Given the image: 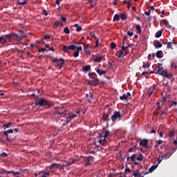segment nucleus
<instances>
[{"mask_svg": "<svg viewBox=\"0 0 177 177\" xmlns=\"http://www.w3.org/2000/svg\"><path fill=\"white\" fill-rule=\"evenodd\" d=\"M59 62H60V59H58L57 58L53 59V62H54V63H58Z\"/></svg>", "mask_w": 177, "mask_h": 177, "instance_id": "5fc2aeb1", "label": "nucleus"}, {"mask_svg": "<svg viewBox=\"0 0 177 177\" xmlns=\"http://www.w3.org/2000/svg\"><path fill=\"white\" fill-rule=\"evenodd\" d=\"M12 125V123H8V124H5L4 125H3V128H4V129H8L10 127V126Z\"/></svg>", "mask_w": 177, "mask_h": 177, "instance_id": "37998d69", "label": "nucleus"}, {"mask_svg": "<svg viewBox=\"0 0 177 177\" xmlns=\"http://www.w3.org/2000/svg\"><path fill=\"white\" fill-rule=\"evenodd\" d=\"M171 68H174V69H176V68H177V66L175 65V63H172V64H171Z\"/></svg>", "mask_w": 177, "mask_h": 177, "instance_id": "4d7b16f0", "label": "nucleus"}, {"mask_svg": "<svg viewBox=\"0 0 177 177\" xmlns=\"http://www.w3.org/2000/svg\"><path fill=\"white\" fill-rule=\"evenodd\" d=\"M157 71H167V69H164L163 67H160Z\"/></svg>", "mask_w": 177, "mask_h": 177, "instance_id": "338daca9", "label": "nucleus"}, {"mask_svg": "<svg viewBox=\"0 0 177 177\" xmlns=\"http://www.w3.org/2000/svg\"><path fill=\"white\" fill-rule=\"evenodd\" d=\"M91 68V66L90 65H88V66H85L82 68V70H83L84 71L88 72V71H90Z\"/></svg>", "mask_w": 177, "mask_h": 177, "instance_id": "c9c22d12", "label": "nucleus"}, {"mask_svg": "<svg viewBox=\"0 0 177 177\" xmlns=\"http://www.w3.org/2000/svg\"><path fill=\"white\" fill-rule=\"evenodd\" d=\"M163 55H162V50H158L156 53V57L160 59L162 58Z\"/></svg>", "mask_w": 177, "mask_h": 177, "instance_id": "b1692460", "label": "nucleus"}, {"mask_svg": "<svg viewBox=\"0 0 177 177\" xmlns=\"http://www.w3.org/2000/svg\"><path fill=\"white\" fill-rule=\"evenodd\" d=\"M124 56H126V55H127L128 53L127 50H120L119 51H118V53H116V57L120 58L122 57V55H124Z\"/></svg>", "mask_w": 177, "mask_h": 177, "instance_id": "ddd939ff", "label": "nucleus"}, {"mask_svg": "<svg viewBox=\"0 0 177 177\" xmlns=\"http://www.w3.org/2000/svg\"><path fill=\"white\" fill-rule=\"evenodd\" d=\"M120 15H115L114 16H113V21H119L120 20Z\"/></svg>", "mask_w": 177, "mask_h": 177, "instance_id": "ea45409f", "label": "nucleus"}, {"mask_svg": "<svg viewBox=\"0 0 177 177\" xmlns=\"http://www.w3.org/2000/svg\"><path fill=\"white\" fill-rule=\"evenodd\" d=\"M128 37L127 36H124V39L122 40V44H125V41L127 39Z\"/></svg>", "mask_w": 177, "mask_h": 177, "instance_id": "052dcab7", "label": "nucleus"}, {"mask_svg": "<svg viewBox=\"0 0 177 177\" xmlns=\"http://www.w3.org/2000/svg\"><path fill=\"white\" fill-rule=\"evenodd\" d=\"M111 48V50H114L115 48H116V44L114 42H111V44H110Z\"/></svg>", "mask_w": 177, "mask_h": 177, "instance_id": "de8ad7c7", "label": "nucleus"}, {"mask_svg": "<svg viewBox=\"0 0 177 177\" xmlns=\"http://www.w3.org/2000/svg\"><path fill=\"white\" fill-rule=\"evenodd\" d=\"M59 26H63V24L62 23L61 24L60 21H55V23H54V24H53V26H54V27H58Z\"/></svg>", "mask_w": 177, "mask_h": 177, "instance_id": "473e14b6", "label": "nucleus"}, {"mask_svg": "<svg viewBox=\"0 0 177 177\" xmlns=\"http://www.w3.org/2000/svg\"><path fill=\"white\" fill-rule=\"evenodd\" d=\"M19 32H21V38H24V37H26V35H23L24 32H23L22 30H19Z\"/></svg>", "mask_w": 177, "mask_h": 177, "instance_id": "13d9d810", "label": "nucleus"}, {"mask_svg": "<svg viewBox=\"0 0 177 177\" xmlns=\"http://www.w3.org/2000/svg\"><path fill=\"white\" fill-rule=\"evenodd\" d=\"M40 52H46V48H39L38 50V53H40Z\"/></svg>", "mask_w": 177, "mask_h": 177, "instance_id": "6e6d98bb", "label": "nucleus"}, {"mask_svg": "<svg viewBox=\"0 0 177 177\" xmlns=\"http://www.w3.org/2000/svg\"><path fill=\"white\" fill-rule=\"evenodd\" d=\"M138 155L137 154H132L131 157H130V159H131L132 162H135L136 161V158H138L137 157Z\"/></svg>", "mask_w": 177, "mask_h": 177, "instance_id": "a19ab883", "label": "nucleus"}, {"mask_svg": "<svg viewBox=\"0 0 177 177\" xmlns=\"http://www.w3.org/2000/svg\"><path fill=\"white\" fill-rule=\"evenodd\" d=\"M97 77L96 73L94 72L88 73V77L90 78H95Z\"/></svg>", "mask_w": 177, "mask_h": 177, "instance_id": "f704fd0d", "label": "nucleus"}, {"mask_svg": "<svg viewBox=\"0 0 177 177\" xmlns=\"http://www.w3.org/2000/svg\"><path fill=\"white\" fill-rule=\"evenodd\" d=\"M95 71H96V73H97V74L100 76L106 74V71L102 70V69H95Z\"/></svg>", "mask_w": 177, "mask_h": 177, "instance_id": "4be33fe9", "label": "nucleus"}, {"mask_svg": "<svg viewBox=\"0 0 177 177\" xmlns=\"http://www.w3.org/2000/svg\"><path fill=\"white\" fill-rule=\"evenodd\" d=\"M27 3H28L27 0H24V1H21V2L17 1V4L18 6H26V4H27Z\"/></svg>", "mask_w": 177, "mask_h": 177, "instance_id": "72a5a7b5", "label": "nucleus"}, {"mask_svg": "<svg viewBox=\"0 0 177 177\" xmlns=\"http://www.w3.org/2000/svg\"><path fill=\"white\" fill-rule=\"evenodd\" d=\"M74 27L76 28V32H80L82 31V26H79V24H75V25H74Z\"/></svg>", "mask_w": 177, "mask_h": 177, "instance_id": "bb28decb", "label": "nucleus"}, {"mask_svg": "<svg viewBox=\"0 0 177 177\" xmlns=\"http://www.w3.org/2000/svg\"><path fill=\"white\" fill-rule=\"evenodd\" d=\"M54 63H57V65L59 66V70H60L62 68V66L64 65V59L63 58H60V62Z\"/></svg>", "mask_w": 177, "mask_h": 177, "instance_id": "412c9836", "label": "nucleus"}, {"mask_svg": "<svg viewBox=\"0 0 177 177\" xmlns=\"http://www.w3.org/2000/svg\"><path fill=\"white\" fill-rule=\"evenodd\" d=\"M175 135L174 131H169V134L168 135L169 138H172Z\"/></svg>", "mask_w": 177, "mask_h": 177, "instance_id": "864d4df0", "label": "nucleus"}, {"mask_svg": "<svg viewBox=\"0 0 177 177\" xmlns=\"http://www.w3.org/2000/svg\"><path fill=\"white\" fill-rule=\"evenodd\" d=\"M91 35H93V38H94L95 40H99L95 36V33L93 32H91Z\"/></svg>", "mask_w": 177, "mask_h": 177, "instance_id": "680f3d73", "label": "nucleus"}, {"mask_svg": "<svg viewBox=\"0 0 177 177\" xmlns=\"http://www.w3.org/2000/svg\"><path fill=\"white\" fill-rule=\"evenodd\" d=\"M66 48H70L71 50H75V48L77 49L76 50H82V46H77L74 44H71L69 46H66Z\"/></svg>", "mask_w": 177, "mask_h": 177, "instance_id": "4468645a", "label": "nucleus"}, {"mask_svg": "<svg viewBox=\"0 0 177 177\" xmlns=\"http://www.w3.org/2000/svg\"><path fill=\"white\" fill-rule=\"evenodd\" d=\"M91 79L93 80L88 81V85L93 86H97V85H99V82H100L99 79L95 77H91Z\"/></svg>", "mask_w": 177, "mask_h": 177, "instance_id": "9d476101", "label": "nucleus"}, {"mask_svg": "<svg viewBox=\"0 0 177 177\" xmlns=\"http://www.w3.org/2000/svg\"><path fill=\"white\" fill-rule=\"evenodd\" d=\"M70 160H71V162H69V163L67 164L68 166L71 165L75 163V162H77V159H74V158H71Z\"/></svg>", "mask_w": 177, "mask_h": 177, "instance_id": "e433bc0d", "label": "nucleus"}, {"mask_svg": "<svg viewBox=\"0 0 177 177\" xmlns=\"http://www.w3.org/2000/svg\"><path fill=\"white\" fill-rule=\"evenodd\" d=\"M133 35V32L132 31H127V36L132 37Z\"/></svg>", "mask_w": 177, "mask_h": 177, "instance_id": "3c124183", "label": "nucleus"}, {"mask_svg": "<svg viewBox=\"0 0 177 177\" xmlns=\"http://www.w3.org/2000/svg\"><path fill=\"white\" fill-rule=\"evenodd\" d=\"M119 17L121 19V20L125 21L127 19V15L124 13H121L120 14Z\"/></svg>", "mask_w": 177, "mask_h": 177, "instance_id": "cd10ccee", "label": "nucleus"}, {"mask_svg": "<svg viewBox=\"0 0 177 177\" xmlns=\"http://www.w3.org/2000/svg\"><path fill=\"white\" fill-rule=\"evenodd\" d=\"M127 97H129V96L126 95V94L124 93L122 96H120V100L121 101L127 100Z\"/></svg>", "mask_w": 177, "mask_h": 177, "instance_id": "2f4dec72", "label": "nucleus"}, {"mask_svg": "<svg viewBox=\"0 0 177 177\" xmlns=\"http://www.w3.org/2000/svg\"><path fill=\"white\" fill-rule=\"evenodd\" d=\"M136 28V30L137 32H138V34H141V32H142V30H141V26L140 25H135Z\"/></svg>", "mask_w": 177, "mask_h": 177, "instance_id": "c756f323", "label": "nucleus"}, {"mask_svg": "<svg viewBox=\"0 0 177 177\" xmlns=\"http://www.w3.org/2000/svg\"><path fill=\"white\" fill-rule=\"evenodd\" d=\"M144 158V156L142 153L138 154V156L136 158V160L137 161H141Z\"/></svg>", "mask_w": 177, "mask_h": 177, "instance_id": "7c9ffc66", "label": "nucleus"}, {"mask_svg": "<svg viewBox=\"0 0 177 177\" xmlns=\"http://www.w3.org/2000/svg\"><path fill=\"white\" fill-rule=\"evenodd\" d=\"M62 21H64V23H65V21H66V18L64 16H62Z\"/></svg>", "mask_w": 177, "mask_h": 177, "instance_id": "0e129e2a", "label": "nucleus"}, {"mask_svg": "<svg viewBox=\"0 0 177 177\" xmlns=\"http://www.w3.org/2000/svg\"><path fill=\"white\" fill-rule=\"evenodd\" d=\"M64 33L69 35L71 34V30H69V28L68 27H65L64 28Z\"/></svg>", "mask_w": 177, "mask_h": 177, "instance_id": "4c0bfd02", "label": "nucleus"}, {"mask_svg": "<svg viewBox=\"0 0 177 177\" xmlns=\"http://www.w3.org/2000/svg\"><path fill=\"white\" fill-rule=\"evenodd\" d=\"M104 57H105V55L95 56L94 58V62H96L97 63H101Z\"/></svg>", "mask_w": 177, "mask_h": 177, "instance_id": "f3484780", "label": "nucleus"}, {"mask_svg": "<svg viewBox=\"0 0 177 177\" xmlns=\"http://www.w3.org/2000/svg\"><path fill=\"white\" fill-rule=\"evenodd\" d=\"M69 50H71V48H67L66 46H63V51H64V53H68V51Z\"/></svg>", "mask_w": 177, "mask_h": 177, "instance_id": "49530a36", "label": "nucleus"}, {"mask_svg": "<svg viewBox=\"0 0 177 177\" xmlns=\"http://www.w3.org/2000/svg\"><path fill=\"white\" fill-rule=\"evenodd\" d=\"M167 48L168 49H174V48H172V44L176 45L177 43H176L175 40H172L171 41L167 42Z\"/></svg>", "mask_w": 177, "mask_h": 177, "instance_id": "6ab92c4d", "label": "nucleus"}, {"mask_svg": "<svg viewBox=\"0 0 177 177\" xmlns=\"http://www.w3.org/2000/svg\"><path fill=\"white\" fill-rule=\"evenodd\" d=\"M175 151H176V150L174 149V151L167 152V153H166V155L162 156V159L167 160L168 158H169V157H171V156H172V154H174V153Z\"/></svg>", "mask_w": 177, "mask_h": 177, "instance_id": "dca6fc26", "label": "nucleus"}, {"mask_svg": "<svg viewBox=\"0 0 177 177\" xmlns=\"http://www.w3.org/2000/svg\"><path fill=\"white\" fill-rule=\"evenodd\" d=\"M18 39V35L15 33H11L8 35H4L0 37V44L6 45L8 42H12L14 40Z\"/></svg>", "mask_w": 177, "mask_h": 177, "instance_id": "f257e3e1", "label": "nucleus"}, {"mask_svg": "<svg viewBox=\"0 0 177 177\" xmlns=\"http://www.w3.org/2000/svg\"><path fill=\"white\" fill-rule=\"evenodd\" d=\"M44 40H50V35H46V36H44Z\"/></svg>", "mask_w": 177, "mask_h": 177, "instance_id": "8fccbe9b", "label": "nucleus"}, {"mask_svg": "<svg viewBox=\"0 0 177 177\" xmlns=\"http://www.w3.org/2000/svg\"><path fill=\"white\" fill-rule=\"evenodd\" d=\"M35 106H38L39 107H43L46 109H50V101L46 99L39 98L35 101Z\"/></svg>", "mask_w": 177, "mask_h": 177, "instance_id": "20e7f679", "label": "nucleus"}, {"mask_svg": "<svg viewBox=\"0 0 177 177\" xmlns=\"http://www.w3.org/2000/svg\"><path fill=\"white\" fill-rule=\"evenodd\" d=\"M136 150V145H133V147L129 149V152H134Z\"/></svg>", "mask_w": 177, "mask_h": 177, "instance_id": "a18cd8bd", "label": "nucleus"}, {"mask_svg": "<svg viewBox=\"0 0 177 177\" xmlns=\"http://www.w3.org/2000/svg\"><path fill=\"white\" fill-rule=\"evenodd\" d=\"M48 49H49V50H50V51H54V50H55V49H54V48L53 47H50V48H48Z\"/></svg>", "mask_w": 177, "mask_h": 177, "instance_id": "774afa93", "label": "nucleus"}, {"mask_svg": "<svg viewBox=\"0 0 177 177\" xmlns=\"http://www.w3.org/2000/svg\"><path fill=\"white\" fill-rule=\"evenodd\" d=\"M162 35V30H158L156 32L155 37L156 38H160Z\"/></svg>", "mask_w": 177, "mask_h": 177, "instance_id": "a878e982", "label": "nucleus"}, {"mask_svg": "<svg viewBox=\"0 0 177 177\" xmlns=\"http://www.w3.org/2000/svg\"><path fill=\"white\" fill-rule=\"evenodd\" d=\"M7 156L8 155L6 152H2V153H1V157L2 158H6Z\"/></svg>", "mask_w": 177, "mask_h": 177, "instance_id": "603ef678", "label": "nucleus"}, {"mask_svg": "<svg viewBox=\"0 0 177 177\" xmlns=\"http://www.w3.org/2000/svg\"><path fill=\"white\" fill-rule=\"evenodd\" d=\"M80 115V110L76 109L74 112H71L68 113H65V115L63 116L65 118V124H69L71 122V120H73L74 118H77V115Z\"/></svg>", "mask_w": 177, "mask_h": 177, "instance_id": "f03ea898", "label": "nucleus"}, {"mask_svg": "<svg viewBox=\"0 0 177 177\" xmlns=\"http://www.w3.org/2000/svg\"><path fill=\"white\" fill-rule=\"evenodd\" d=\"M111 115V109H109L107 111V113H104V114H102V120L104 122H109V116H110Z\"/></svg>", "mask_w": 177, "mask_h": 177, "instance_id": "1a4fd4ad", "label": "nucleus"}, {"mask_svg": "<svg viewBox=\"0 0 177 177\" xmlns=\"http://www.w3.org/2000/svg\"><path fill=\"white\" fill-rule=\"evenodd\" d=\"M132 176H133L135 177H144V175H142V174L140 173V171H133Z\"/></svg>", "mask_w": 177, "mask_h": 177, "instance_id": "5701e85b", "label": "nucleus"}, {"mask_svg": "<svg viewBox=\"0 0 177 177\" xmlns=\"http://www.w3.org/2000/svg\"><path fill=\"white\" fill-rule=\"evenodd\" d=\"M89 48V44H86L84 45V52H85V53H88L90 54V50H88Z\"/></svg>", "mask_w": 177, "mask_h": 177, "instance_id": "393cba45", "label": "nucleus"}, {"mask_svg": "<svg viewBox=\"0 0 177 177\" xmlns=\"http://www.w3.org/2000/svg\"><path fill=\"white\" fill-rule=\"evenodd\" d=\"M8 133H13V129H9L8 131H4L3 134L6 136L7 141L10 142V138H9Z\"/></svg>", "mask_w": 177, "mask_h": 177, "instance_id": "f8f14e48", "label": "nucleus"}, {"mask_svg": "<svg viewBox=\"0 0 177 177\" xmlns=\"http://www.w3.org/2000/svg\"><path fill=\"white\" fill-rule=\"evenodd\" d=\"M122 118V115L121 114V113L118 111H115V112H113V114L111 115V121L115 123L116 122V120H121Z\"/></svg>", "mask_w": 177, "mask_h": 177, "instance_id": "0eeeda50", "label": "nucleus"}, {"mask_svg": "<svg viewBox=\"0 0 177 177\" xmlns=\"http://www.w3.org/2000/svg\"><path fill=\"white\" fill-rule=\"evenodd\" d=\"M62 0H56V1H55V3H57V6H59V4H60V2H62Z\"/></svg>", "mask_w": 177, "mask_h": 177, "instance_id": "e2e57ef3", "label": "nucleus"}, {"mask_svg": "<svg viewBox=\"0 0 177 177\" xmlns=\"http://www.w3.org/2000/svg\"><path fill=\"white\" fill-rule=\"evenodd\" d=\"M153 46H155L156 48H160L162 47V44L160 43V41H155V42H153Z\"/></svg>", "mask_w": 177, "mask_h": 177, "instance_id": "aec40b11", "label": "nucleus"}, {"mask_svg": "<svg viewBox=\"0 0 177 177\" xmlns=\"http://www.w3.org/2000/svg\"><path fill=\"white\" fill-rule=\"evenodd\" d=\"M142 68H150V64H149V63L145 64V62H144V65H142Z\"/></svg>", "mask_w": 177, "mask_h": 177, "instance_id": "09e8293b", "label": "nucleus"}, {"mask_svg": "<svg viewBox=\"0 0 177 177\" xmlns=\"http://www.w3.org/2000/svg\"><path fill=\"white\" fill-rule=\"evenodd\" d=\"M79 51H82V50H76L74 51V57H79Z\"/></svg>", "mask_w": 177, "mask_h": 177, "instance_id": "c03bdc74", "label": "nucleus"}, {"mask_svg": "<svg viewBox=\"0 0 177 177\" xmlns=\"http://www.w3.org/2000/svg\"><path fill=\"white\" fill-rule=\"evenodd\" d=\"M49 176H50V173H49V171H44L41 177H49Z\"/></svg>", "mask_w": 177, "mask_h": 177, "instance_id": "79ce46f5", "label": "nucleus"}, {"mask_svg": "<svg viewBox=\"0 0 177 177\" xmlns=\"http://www.w3.org/2000/svg\"><path fill=\"white\" fill-rule=\"evenodd\" d=\"M145 15H146V16H150V10L147 12H145Z\"/></svg>", "mask_w": 177, "mask_h": 177, "instance_id": "69168bd1", "label": "nucleus"}, {"mask_svg": "<svg viewBox=\"0 0 177 177\" xmlns=\"http://www.w3.org/2000/svg\"><path fill=\"white\" fill-rule=\"evenodd\" d=\"M158 166V165H155L151 166V167H149V171H146V173H145V174H149L153 172V171L156 170V169L157 168Z\"/></svg>", "mask_w": 177, "mask_h": 177, "instance_id": "2eb2a0df", "label": "nucleus"}, {"mask_svg": "<svg viewBox=\"0 0 177 177\" xmlns=\"http://www.w3.org/2000/svg\"><path fill=\"white\" fill-rule=\"evenodd\" d=\"M149 140L144 139L141 141H140V146H142L146 149V150H150V146L148 145Z\"/></svg>", "mask_w": 177, "mask_h": 177, "instance_id": "6e6552de", "label": "nucleus"}, {"mask_svg": "<svg viewBox=\"0 0 177 177\" xmlns=\"http://www.w3.org/2000/svg\"><path fill=\"white\" fill-rule=\"evenodd\" d=\"M124 171L130 173V172H131V169H130V168L127 167V168L124 169Z\"/></svg>", "mask_w": 177, "mask_h": 177, "instance_id": "bf43d9fd", "label": "nucleus"}, {"mask_svg": "<svg viewBox=\"0 0 177 177\" xmlns=\"http://www.w3.org/2000/svg\"><path fill=\"white\" fill-rule=\"evenodd\" d=\"M162 21L163 24H166V28H171V26L169 24H168V21L167 19H163Z\"/></svg>", "mask_w": 177, "mask_h": 177, "instance_id": "58836bf2", "label": "nucleus"}, {"mask_svg": "<svg viewBox=\"0 0 177 177\" xmlns=\"http://www.w3.org/2000/svg\"><path fill=\"white\" fill-rule=\"evenodd\" d=\"M71 112H70L68 110H64L62 108H55L54 110V113L53 114V116L55 119H60L62 117L65 115V114H68Z\"/></svg>", "mask_w": 177, "mask_h": 177, "instance_id": "7ed1b4c3", "label": "nucleus"}, {"mask_svg": "<svg viewBox=\"0 0 177 177\" xmlns=\"http://www.w3.org/2000/svg\"><path fill=\"white\" fill-rule=\"evenodd\" d=\"M149 74H158L162 77H165L167 78L168 80H170L174 77V75L172 73H167V71L157 70V71H149Z\"/></svg>", "mask_w": 177, "mask_h": 177, "instance_id": "423d86ee", "label": "nucleus"}, {"mask_svg": "<svg viewBox=\"0 0 177 177\" xmlns=\"http://www.w3.org/2000/svg\"><path fill=\"white\" fill-rule=\"evenodd\" d=\"M110 137V131H105L104 133H101L97 138V142L102 145L103 142H109V138Z\"/></svg>", "mask_w": 177, "mask_h": 177, "instance_id": "39448f33", "label": "nucleus"}, {"mask_svg": "<svg viewBox=\"0 0 177 177\" xmlns=\"http://www.w3.org/2000/svg\"><path fill=\"white\" fill-rule=\"evenodd\" d=\"M7 173L13 174L15 176H16L17 174H21V171H6L1 172V175L6 174Z\"/></svg>", "mask_w": 177, "mask_h": 177, "instance_id": "a211bd4d", "label": "nucleus"}, {"mask_svg": "<svg viewBox=\"0 0 177 177\" xmlns=\"http://www.w3.org/2000/svg\"><path fill=\"white\" fill-rule=\"evenodd\" d=\"M131 44H129L127 46H125V44H122V47L121 48V50H127V48H131Z\"/></svg>", "mask_w": 177, "mask_h": 177, "instance_id": "c85d7f7f", "label": "nucleus"}, {"mask_svg": "<svg viewBox=\"0 0 177 177\" xmlns=\"http://www.w3.org/2000/svg\"><path fill=\"white\" fill-rule=\"evenodd\" d=\"M93 160H94V157H93V156H90V157L85 158V160H84V165L85 166L91 165L93 163Z\"/></svg>", "mask_w": 177, "mask_h": 177, "instance_id": "9b49d317", "label": "nucleus"}]
</instances>
